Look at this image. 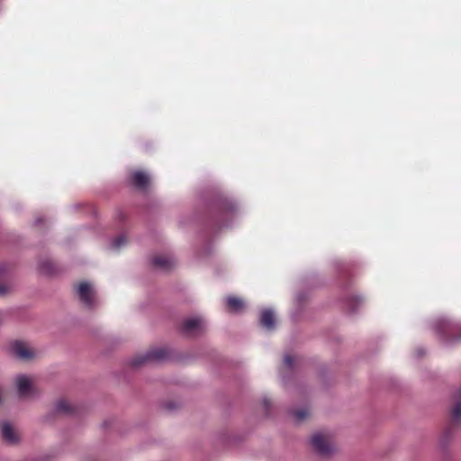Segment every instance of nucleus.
Wrapping results in <instances>:
<instances>
[{
    "label": "nucleus",
    "mask_w": 461,
    "mask_h": 461,
    "mask_svg": "<svg viewBox=\"0 0 461 461\" xmlns=\"http://www.w3.org/2000/svg\"><path fill=\"white\" fill-rule=\"evenodd\" d=\"M14 385L20 400L30 401L40 397L41 392L32 376L19 374L14 377Z\"/></svg>",
    "instance_id": "1"
},
{
    "label": "nucleus",
    "mask_w": 461,
    "mask_h": 461,
    "mask_svg": "<svg viewBox=\"0 0 461 461\" xmlns=\"http://www.w3.org/2000/svg\"><path fill=\"white\" fill-rule=\"evenodd\" d=\"M312 449L321 456L328 457L336 452L333 436L328 431H317L310 439Z\"/></svg>",
    "instance_id": "2"
},
{
    "label": "nucleus",
    "mask_w": 461,
    "mask_h": 461,
    "mask_svg": "<svg viewBox=\"0 0 461 461\" xmlns=\"http://www.w3.org/2000/svg\"><path fill=\"white\" fill-rule=\"evenodd\" d=\"M167 355V351L164 348H152L144 354L134 357L131 365L134 367H140L143 365L163 360Z\"/></svg>",
    "instance_id": "3"
},
{
    "label": "nucleus",
    "mask_w": 461,
    "mask_h": 461,
    "mask_svg": "<svg viewBox=\"0 0 461 461\" xmlns=\"http://www.w3.org/2000/svg\"><path fill=\"white\" fill-rule=\"evenodd\" d=\"M207 326L206 321L202 316H194L185 319L182 323V330L188 336H197Z\"/></svg>",
    "instance_id": "4"
},
{
    "label": "nucleus",
    "mask_w": 461,
    "mask_h": 461,
    "mask_svg": "<svg viewBox=\"0 0 461 461\" xmlns=\"http://www.w3.org/2000/svg\"><path fill=\"white\" fill-rule=\"evenodd\" d=\"M12 354L23 361H30L37 357L38 352L23 341H14L11 345Z\"/></svg>",
    "instance_id": "5"
},
{
    "label": "nucleus",
    "mask_w": 461,
    "mask_h": 461,
    "mask_svg": "<svg viewBox=\"0 0 461 461\" xmlns=\"http://www.w3.org/2000/svg\"><path fill=\"white\" fill-rule=\"evenodd\" d=\"M77 294L81 303L85 306L91 308L95 305V291L89 283L84 282L79 284L77 287Z\"/></svg>",
    "instance_id": "6"
},
{
    "label": "nucleus",
    "mask_w": 461,
    "mask_h": 461,
    "mask_svg": "<svg viewBox=\"0 0 461 461\" xmlns=\"http://www.w3.org/2000/svg\"><path fill=\"white\" fill-rule=\"evenodd\" d=\"M1 434L5 441H6L8 444L14 445L18 443L19 441V435L14 430L13 426L7 422L4 421L0 425Z\"/></svg>",
    "instance_id": "7"
},
{
    "label": "nucleus",
    "mask_w": 461,
    "mask_h": 461,
    "mask_svg": "<svg viewBox=\"0 0 461 461\" xmlns=\"http://www.w3.org/2000/svg\"><path fill=\"white\" fill-rule=\"evenodd\" d=\"M259 321L261 326L267 331L276 328V316L272 309H264L260 313Z\"/></svg>",
    "instance_id": "8"
},
{
    "label": "nucleus",
    "mask_w": 461,
    "mask_h": 461,
    "mask_svg": "<svg viewBox=\"0 0 461 461\" xmlns=\"http://www.w3.org/2000/svg\"><path fill=\"white\" fill-rule=\"evenodd\" d=\"M152 263L156 267L161 270H167L174 265L175 261L170 256L157 255L153 258Z\"/></svg>",
    "instance_id": "9"
},
{
    "label": "nucleus",
    "mask_w": 461,
    "mask_h": 461,
    "mask_svg": "<svg viewBox=\"0 0 461 461\" xmlns=\"http://www.w3.org/2000/svg\"><path fill=\"white\" fill-rule=\"evenodd\" d=\"M451 420L454 423L461 422V390L455 396V402L451 409Z\"/></svg>",
    "instance_id": "10"
},
{
    "label": "nucleus",
    "mask_w": 461,
    "mask_h": 461,
    "mask_svg": "<svg viewBox=\"0 0 461 461\" xmlns=\"http://www.w3.org/2000/svg\"><path fill=\"white\" fill-rule=\"evenodd\" d=\"M149 176L143 171H135L131 175V183L138 188H145L149 184Z\"/></svg>",
    "instance_id": "11"
},
{
    "label": "nucleus",
    "mask_w": 461,
    "mask_h": 461,
    "mask_svg": "<svg viewBox=\"0 0 461 461\" xmlns=\"http://www.w3.org/2000/svg\"><path fill=\"white\" fill-rule=\"evenodd\" d=\"M292 417L296 422H303L311 414L308 407H303L298 410H292L290 411Z\"/></svg>",
    "instance_id": "12"
},
{
    "label": "nucleus",
    "mask_w": 461,
    "mask_h": 461,
    "mask_svg": "<svg viewBox=\"0 0 461 461\" xmlns=\"http://www.w3.org/2000/svg\"><path fill=\"white\" fill-rule=\"evenodd\" d=\"M226 302L231 312H239L244 308L242 300L238 297L230 296L226 299Z\"/></svg>",
    "instance_id": "13"
},
{
    "label": "nucleus",
    "mask_w": 461,
    "mask_h": 461,
    "mask_svg": "<svg viewBox=\"0 0 461 461\" xmlns=\"http://www.w3.org/2000/svg\"><path fill=\"white\" fill-rule=\"evenodd\" d=\"M127 244V238L124 234H120L115 237L110 244V249L113 251H118Z\"/></svg>",
    "instance_id": "14"
},
{
    "label": "nucleus",
    "mask_w": 461,
    "mask_h": 461,
    "mask_svg": "<svg viewBox=\"0 0 461 461\" xmlns=\"http://www.w3.org/2000/svg\"><path fill=\"white\" fill-rule=\"evenodd\" d=\"M435 329L443 334L451 329V324L446 319H439L435 323Z\"/></svg>",
    "instance_id": "15"
},
{
    "label": "nucleus",
    "mask_w": 461,
    "mask_h": 461,
    "mask_svg": "<svg viewBox=\"0 0 461 461\" xmlns=\"http://www.w3.org/2000/svg\"><path fill=\"white\" fill-rule=\"evenodd\" d=\"M449 441H450V433L448 430H447L439 438L438 446L442 451H446L447 449Z\"/></svg>",
    "instance_id": "16"
},
{
    "label": "nucleus",
    "mask_w": 461,
    "mask_h": 461,
    "mask_svg": "<svg viewBox=\"0 0 461 461\" xmlns=\"http://www.w3.org/2000/svg\"><path fill=\"white\" fill-rule=\"evenodd\" d=\"M56 411L60 413H68L72 411V408L68 402L59 401L56 404Z\"/></svg>",
    "instance_id": "17"
},
{
    "label": "nucleus",
    "mask_w": 461,
    "mask_h": 461,
    "mask_svg": "<svg viewBox=\"0 0 461 461\" xmlns=\"http://www.w3.org/2000/svg\"><path fill=\"white\" fill-rule=\"evenodd\" d=\"M284 362H285V365L288 367V368H292L294 365V362H295V358L294 356H291V355H285V357H284Z\"/></svg>",
    "instance_id": "18"
},
{
    "label": "nucleus",
    "mask_w": 461,
    "mask_h": 461,
    "mask_svg": "<svg viewBox=\"0 0 461 461\" xmlns=\"http://www.w3.org/2000/svg\"><path fill=\"white\" fill-rule=\"evenodd\" d=\"M7 291V287L5 285L0 284V295H4Z\"/></svg>",
    "instance_id": "19"
},
{
    "label": "nucleus",
    "mask_w": 461,
    "mask_h": 461,
    "mask_svg": "<svg viewBox=\"0 0 461 461\" xmlns=\"http://www.w3.org/2000/svg\"><path fill=\"white\" fill-rule=\"evenodd\" d=\"M270 404L269 401L265 400V405L267 407Z\"/></svg>",
    "instance_id": "20"
}]
</instances>
